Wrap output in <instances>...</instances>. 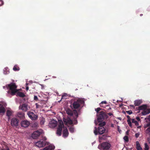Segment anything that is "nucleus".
I'll use <instances>...</instances> for the list:
<instances>
[{
    "label": "nucleus",
    "instance_id": "nucleus-50",
    "mask_svg": "<svg viewBox=\"0 0 150 150\" xmlns=\"http://www.w3.org/2000/svg\"><path fill=\"white\" fill-rule=\"evenodd\" d=\"M137 150H142V148L141 146L138 148H137Z\"/></svg>",
    "mask_w": 150,
    "mask_h": 150
},
{
    "label": "nucleus",
    "instance_id": "nucleus-59",
    "mask_svg": "<svg viewBox=\"0 0 150 150\" xmlns=\"http://www.w3.org/2000/svg\"><path fill=\"white\" fill-rule=\"evenodd\" d=\"M111 127H114V125L112 124L111 125Z\"/></svg>",
    "mask_w": 150,
    "mask_h": 150
},
{
    "label": "nucleus",
    "instance_id": "nucleus-6",
    "mask_svg": "<svg viewBox=\"0 0 150 150\" xmlns=\"http://www.w3.org/2000/svg\"><path fill=\"white\" fill-rule=\"evenodd\" d=\"M19 123V120L16 117H13L11 120V125L13 127H17Z\"/></svg>",
    "mask_w": 150,
    "mask_h": 150
},
{
    "label": "nucleus",
    "instance_id": "nucleus-47",
    "mask_svg": "<svg viewBox=\"0 0 150 150\" xmlns=\"http://www.w3.org/2000/svg\"><path fill=\"white\" fill-rule=\"evenodd\" d=\"M42 141H45L47 140V138L45 137H43L42 139Z\"/></svg>",
    "mask_w": 150,
    "mask_h": 150
},
{
    "label": "nucleus",
    "instance_id": "nucleus-20",
    "mask_svg": "<svg viewBox=\"0 0 150 150\" xmlns=\"http://www.w3.org/2000/svg\"><path fill=\"white\" fill-rule=\"evenodd\" d=\"M16 93L17 96H19L20 97L23 98L25 96V95L24 93L22 92H19L18 90Z\"/></svg>",
    "mask_w": 150,
    "mask_h": 150
},
{
    "label": "nucleus",
    "instance_id": "nucleus-9",
    "mask_svg": "<svg viewBox=\"0 0 150 150\" xmlns=\"http://www.w3.org/2000/svg\"><path fill=\"white\" fill-rule=\"evenodd\" d=\"M46 142L43 141L42 139L40 140L35 143L36 145L39 147H43L46 145Z\"/></svg>",
    "mask_w": 150,
    "mask_h": 150
},
{
    "label": "nucleus",
    "instance_id": "nucleus-29",
    "mask_svg": "<svg viewBox=\"0 0 150 150\" xmlns=\"http://www.w3.org/2000/svg\"><path fill=\"white\" fill-rule=\"evenodd\" d=\"M13 69L14 71H19L20 69V68L17 65H15L14 66Z\"/></svg>",
    "mask_w": 150,
    "mask_h": 150
},
{
    "label": "nucleus",
    "instance_id": "nucleus-31",
    "mask_svg": "<svg viewBox=\"0 0 150 150\" xmlns=\"http://www.w3.org/2000/svg\"><path fill=\"white\" fill-rule=\"evenodd\" d=\"M123 139L125 140V142H127L129 141V138L127 136H125L124 138Z\"/></svg>",
    "mask_w": 150,
    "mask_h": 150
},
{
    "label": "nucleus",
    "instance_id": "nucleus-49",
    "mask_svg": "<svg viewBox=\"0 0 150 150\" xmlns=\"http://www.w3.org/2000/svg\"><path fill=\"white\" fill-rule=\"evenodd\" d=\"M136 119L139 121H140V119L139 117H136Z\"/></svg>",
    "mask_w": 150,
    "mask_h": 150
},
{
    "label": "nucleus",
    "instance_id": "nucleus-64",
    "mask_svg": "<svg viewBox=\"0 0 150 150\" xmlns=\"http://www.w3.org/2000/svg\"><path fill=\"white\" fill-rule=\"evenodd\" d=\"M6 87H5V86H3V88H5Z\"/></svg>",
    "mask_w": 150,
    "mask_h": 150
},
{
    "label": "nucleus",
    "instance_id": "nucleus-14",
    "mask_svg": "<svg viewBox=\"0 0 150 150\" xmlns=\"http://www.w3.org/2000/svg\"><path fill=\"white\" fill-rule=\"evenodd\" d=\"M21 127H27L30 125V122L28 120H24L21 121Z\"/></svg>",
    "mask_w": 150,
    "mask_h": 150
},
{
    "label": "nucleus",
    "instance_id": "nucleus-61",
    "mask_svg": "<svg viewBox=\"0 0 150 150\" xmlns=\"http://www.w3.org/2000/svg\"><path fill=\"white\" fill-rule=\"evenodd\" d=\"M4 73L5 74H6L8 73L7 72H6V73H5V72H4Z\"/></svg>",
    "mask_w": 150,
    "mask_h": 150
},
{
    "label": "nucleus",
    "instance_id": "nucleus-28",
    "mask_svg": "<svg viewBox=\"0 0 150 150\" xmlns=\"http://www.w3.org/2000/svg\"><path fill=\"white\" fill-rule=\"evenodd\" d=\"M6 115L8 116V119H9L10 118V116L12 114V112L11 111L9 110H8L7 111L6 113Z\"/></svg>",
    "mask_w": 150,
    "mask_h": 150
},
{
    "label": "nucleus",
    "instance_id": "nucleus-11",
    "mask_svg": "<svg viewBox=\"0 0 150 150\" xmlns=\"http://www.w3.org/2000/svg\"><path fill=\"white\" fill-rule=\"evenodd\" d=\"M28 105L26 103H23L19 107V109L22 110L24 112H26L28 110Z\"/></svg>",
    "mask_w": 150,
    "mask_h": 150
},
{
    "label": "nucleus",
    "instance_id": "nucleus-42",
    "mask_svg": "<svg viewBox=\"0 0 150 150\" xmlns=\"http://www.w3.org/2000/svg\"><path fill=\"white\" fill-rule=\"evenodd\" d=\"M127 122L128 125H129V124H131V123H132L131 121V120L130 119L127 120Z\"/></svg>",
    "mask_w": 150,
    "mask_h": 150
},
{
    "label": "nucleus",
    "instance_id": "nucleus-18",
    "mask_svg": "<svg viewBox=\"0 0 150 150\" xmlns=\"http://www.w3.org/2000/svg\"><path fill=\"white\" fill-rule=\"evenodd\" d=\"M150 113V108L147 109L146 108L144 110L141 112L143 115H145Z\"/></svg>",
    "mask_w": 150,
    "mask_h": 150
},
{
    "label": "nucleus",
    "instance_id": "nucleus-44",
    "mask_svg": "<svg viewBox=\"0 0 150 150\" xmlns=\"http://www.w3.org/2000/svg\"><path fill=\"white\" fill-rule=\"evenodd\" d=\"M145 119L148 120L149 121H150V115L148 116Z\"/></svg>",
    "mask_w": 150,
    "mask_h": 150
},
{
    "label": "nucleus",
    "instance_id": "nucleus-27",
    "mask_svg": "<svg viewBox=\"0 0 150 150\" xmlns=\"http://www.w3.org/2000/svg\"><path fill=\"white\" fill-rule=\"evenodd\" d=\"M107 103L106 101H102L100 104L99 105L101 107H104V106L105 105H106L107 104Z\"/></svg>",
    "mask_w": 150,
    "mask_h": 150
},
{
    "label": "nucleus",
    "instance_id": "nucleus-41",
    "mask_svg": "<svg viewBox=\"0 0 150 150\" xmlns=\"http://www.w3.org/2000/svg\"><path fill=\"white\" fill-rule=\"evenodd\" d=\"M34 100L36 101L38 100V98L37 96H34Z\"/></svg>",
    "mask_w": 150,
    "mask_h": 150
},
{
    "label": "nucleus",
    "instance_id": "nucleus-8",
    "mask_svg": "<svg viewBox=\"0 0 150 150\" xmlns=\"http://www.w3.org/2000/svg\"><path fill=\"white\" fill-rule=\"evenodd\" d=\"M27 115L32 120H35L38 118V116L35 115L33 112L28 111Z\"/></svg>",
    "mask_w": 150,
    "mask_h": 150
},
{
    "label": "nucleus",
    "instance_id": "nucleus-51",
    "mask_svg": "<svg viewBox=\"0 0 150 150\" xmlns=\"http://www.w3.org/2000/svg\"><path fill=\"white\" fill-rule=\"evenodd\" d=\"M44 122H45V121L44 120H41L40 122V123L41 124L43 125L44 124Z\"/></svg>",
    "mask_w": 150,
    "mask_h": 150
},
{
    "label": "nucleus",
    "instance_id": "nucleus-33",
    "mask_svg": "<svg viewBox=\"0 0 150 150\" xmlns=\"http://www.w3.org/2000/svg\"><path fill=\"white\" fill-rule=\"evenodd\" d=\"M74 114L76 118H77L78 117V114L77 111L76 110H74Z\"/></svg>",
    "mask_w": 150,
    "mask_h": 150
},
{
    "label": "nucleus",
    "instance_id": "nucleus-4",
    "mask_svg": "<svg viewBox=\"0 0 150 150\" xmlns=\"http://www.w3.org/2000/svg\"><path fill=\"white\" fill-rule=\"evenodd\" d=\"M95 130H94V133L96 135L98 134V132L100 135H101L104 133L105 132V129L104 127L103 126H99L98 128V131L97 130V128L96 127H95Z\"/></svg>",
    "mask_w": 150,
    "mask_h": 150
},
{
    "label": "nucleus",
    "instance_id": "nucleus-19",
    "mask_svg": "<svg viewBox=\"0 0 150 150\" xmlns=\"http://www.w3.org/2000/svg\"><path fill=\"white\" fill-rule=\"evenodd\" d=\"M68 132L66 127L64 128L63 131V136L64 137H66L68 135Z\"/></svg>",
    "mask_w": 150,
    "mask_h": 150
},
{
    "label": "nucleus",
    "instance_id": "nucleus-26",
    "mask_svg": "<svg viewBox=\"0 0 150 150\" xmlns=\"http://www.w3.org/2000/svg\"><path fill=\"white\" fill-rule=\"evenodd\" d=\"M5 109L4 107L2 105H0V113H4L5 112Z\"/></svg>",
    "mask_w": 150,
    "mask_h": 150
},
{
    "label": "nucleus",
    "instance_id": "nucleus-46",
    "mask_svg": "<svg viewBox=\"0 0 150 150\" xmlns=\"http://www.w3.org/2000/svg\"><path fill=\"white\" fill-rule=\"evenodd\" d=\"M106 114H107L108 115H109V116H111V115H112V114L111 112H109L108 113H107Z\"/></svg>",
    "mask_w": 150,
    "mask_h": 150
},
{
    "label": "nucleus",
    "instance_id": "nucleus-55",
    "mask_svg": "<svg viewBox=\"0 0 150 150\" xmlns=\"http://www.w3.org/2000/svg\"><path fill=\"white\" fill-rule=\"evenodd\" d=\"M130 106L133 108H135L134 106L133 105H130Z\"/></svg>",
    "mask_w": 150,
    "mask_h": 150
},
{
    "label": "nucleus",
    "instance_id": "nucleus-24",
    "mask_svg": "<svg viewBox=\"0 0 150 150\" xmlns=\"http://www.w3.org/2000/svg\"><path fill=\"white\" fill-rule=\"evenodd\" d=\"M142 101L140 100H137L134 101V104L135 106L139 105L142 103Z\"/></svg>",
    "mask_w": 150,
    "mask_h": 150
},
{
    "label": "nucleus",
    "instance_id": "nucleus-30",
    "mask_svg": "<svg viewBox=\"0 0 150 150\" xmlns=\"http://www.w3.org/2000/svg\"><path fill=\"white\" fill-rule=\"evenodd\" d=\"M106 138V136L105 135H103L101 137H99V140H101L104 139H105Z\"/></svg>",
    "mask_w": 150,
    "mask_h": 150
},
{
    "label": "nucleus",
    "instance_id": "nucleus-40",
    "mask_svg": "<svg viewBox=\"0 0 150 150\" xmlns=\"http://www.w3.org/2000/svg\"><path fill=\"white\" fill-rule=\"evenodd\" d=\"M139 133H137L135 134V137L136 138H137L139 136Z\"/></svg>",
    "mask_w": 150,
    "mask_h": 150
},
{
    "label": "nucleus",
    "instance_id": "nucleus-25",
    "mask_svg": "<svg viewBox=\"0 0 150 150\" xmlns=\"http://www.w3.org/2000/svg\"><path fill=\"white\" fill-rule=\"evenodd\" d=\"M67 113L69 115L72 116L73 114V111L69 109H67L66 110Z\"/></svg>",
    "mask_w": 150,
    "mask_h": 150
},
{
    "label": "nucleus",
    "instance_id": "nucleus-21",
    "mask_svg": "<svg viewBox=\"0 0 150 150\" xmlns=\"http://www.w3.org/2000/svg\"><path fill=\"white\" fill-rule=\"evenodd\" d=\"M132 122V123H134L135 125L137 127L138 129L141 128L140 126H139V124L137 121L135 120L134 119H131Z\"/></svg>",
    "mask_w": 150,
    "mask_h": 150
},
{
    "label": "nucleus",
    "instance_id": "nucleus-3",
    "mask_svg": "<svg viewBox=\"0 0 150 150\" xmlns=\"http://www.w3.org/2000/svg\"><path fill=\"white\" fill-rule=\"evenodd\" d=\"M97 116V120L98 122H101L104 119H106L108 117L106 112L103 111L99 112Z\"/></svg>",
    "mask_w": 150,
    "mask_h": 150
},
{
    "label": "nucleus",
    "instance_id": "nucleus-15",
    "mask_svg": "<svg viewBox=\"0 0 150 150\" xmlns=\"http://www.w3.org/2000/svg\"><path fill=\"white\" fill-rule=\"evenodd\" d=\"M63 120L66 125L67 124L71 125L73 124L72 120L69 117H68L67 118H63Z\"/></svg>",
    "mask_w": 150,
    "mask_h": 150
},
{
    "label": "nucleus",
    "instance_id": "nucleus-57",
    "mask_svg": "<svg viewBox=\"0 0 150 150\" xmlns=\"http://www.w3.org/2000/svg\"><path fill=\"white\" fill-rule=\"evenodd\" d=\"M29 87L28 86H26V89L27 91H28V90Z\"/></svg>",
    "mask_w": 150,
    "mask_h": 150
},
{
    "label": "nucleus",
    "instance_id": "nucleus-35",
    "mask_svg": "<svg viewBox=\"0 0 150 150\" xmlns=\"http://www.w3.org/2000/svg\"><path fill=\"white\" fill-rule=\"evenodd\" d=\"M101 110V108H98L95 109V110L96 111V112L98 113V114L99 113V111H100Z\"/></svg>",
    "mask_w": 150,
    "mask_h": 150
},
{
    "label": "nucleus",
    "instance_id": "nucleus-23",
    "mask_svg": "<svg viewBox=\"0 0 150 150\" xmlns=\"http://www.w3.org/2000/svg\"><path fill=\"white\" fill-rule=\"evenodd\" d=\"M54 146L49 145L45 148L43 150H52L54 149Z\"/></svg>",
    "mask_w": 150,
    "mask_h": 150
},
{
    "label": "nucleus",
    "instance_id": "nucleus-37",
    "mask_svg": "<svg viewBox=\"0 0 150 150\" xmlns=\"http://www.w3.org/2000/svg\"><path fill=\"white\" fill-rule=\"evenodd\" d=\"M74 128L73 127H70L69 128V131L72 133L74 132Z\"/></svg>",
    "mask_w": 150,
    "mask_h": 150
},
{
    "label": "nucleus",
    "instance_id": "nucleus-53",
    "mask_svg": "<svg viewBox=\"0 0 150 150\" xmlns=\"http://www.w3.org/2000/svg\"><path fill=\"white\" fill-rule=\"evenodd\" d=\"M35 105L36 106V107L37 108H39V105L38 104V103H36L35 104Z\"/></svg>",
    "mask_w": 150,
    "mask_h": 150
},
{
    "label": "nucleus",
    "instance_id": "nucleus-5",
    "mask_svg": "<svg viewBox=\"0 0 150 150\" xmlns=\"http://www.w3.org/2000/svg\"><path fill=\"white\" fill-rule=\"evenodd\" d=\"M110 144L107 142H103L100 145H99L98 148L100 149H108L110 147Z\"/></svg>",
    "mask_w": 150,
    "mask_h": 150
},
{
    "label": "nucleus",
    "instance_id": "nucleus-34",
    "mask_svg": "<svg viewBox=\"0 0 150 150\" xmlns=\"http://www.w3.org/2000/svg\"><path fill=\"white\" fill-rule=\"evenodd\" d=\"M105 125V122H101L100 123L99 125L100 126H103V127Z\"/></svg>",
    "mask_w": 150,
    "mask_h": 150
},
{
    "label": "nucleus",
    "instance_id": "nucleus-48",
    "mask_svg": "<svg viewBox=\"0 0 150 150\" xmlns=\"http://www.w3.org/2000/svg\"><path fill=\"white\" fill-rule=\"evenodd\" d=\"M38 126V124L37 123H35L33 124V126L37 127V126Z\"/></svg>",
    "mask_w": 150,
    "mask_h": 150
},
{
    "label": "nucleus",
    "instance_id": "nucleus-32",
    "mask_svg": "<svg viewBox=\"0 0 150 150\" xmlns=\"http://www.w3.org/2000/svg\"><path fill=\"white\" fill-rule=\"evenodd\" d=\"M144 150H149V146L146 143L144 144Z\"/></svg>",
    "mask_w": 150,
    "mask_h": 150
},
{
    "label": "nucleus",
    "instance_id": "nucleus-16",
    "mask_svg": "<svg viewBox=\"0 0 150 150\" xmlns=\"http://www.w3.org/2000/svg\"><path fill=\"white\" fill-rule=\"evenodd\" d=\"M57 122L54 120L51 121L49 123V126L52 128H55L57 125Z\"/></svg>",
    "mask_w": 150,
    "mask_h": 150
},
{
    "label": "nucleus",
    "instance_id": "nucleus-52",
    "mask_svg": "<svg viewBox=\"0 0 150 150\" xmlns=\"http://www.w3.org/2000/svg\"><path fill=\"white\" fill-rule=\"evenodd\" d=\"M147 140L149 143L150 144V136L147 138Z\"/></svg>",
    "mask_w": 150,
    "mask_h": 150
},
{
    "label": "nucleus",
    "instance_id": "nucleus-39",
    "mask_svg": "<svg viewBox=\"0 0 150 150\" xmlns=\"http://www.w3.org/2000/svg\"><path fill=\"white\" fill-rule=\"evenodd\" d=\"M126 112L129 115H131L132 113V111L131 110L126 111Z\"/></svg>",
    "mask_w": 150,
    "mask_h": 150
},
{
    "label": "nucleus",
    "instance_id": "nucleus-2",
    "mask_svg": "<svg viewBox=\"0 0 150 150\" xmlns=\"http://www.w3.org/2000/svg\"><path fill=\"white\" fill-rule=\"evenodd\" d=\"M84 103V101L83 100L79 98L73 102L72 104V107L75 109H79L82 105V107H83Z\"/></svg>",
    "mask_w": 150,
    "mask_h": 150
},
{
    "label": "nucleus",
    "instance_id": "nucleus-13",
    "mask_svg": "<svg viewBox=\"0 0 150 150\" xmlns=\"http://www.w3.org/2000/svg\"><path fill=\"white\" fill-rule=\"evenodd\" d=\"M58 122V127L57 130L62 132V128H64V124L62 120H59Z\"/></svg>",
    "mask_w": 150,
    "mask_h": 150
},
{
    "label": "nucleus",
    "instance_id": "nucleus-43",
    "mask_svg": "<svg viewBox=\"0 0 150 150\" xmlns=\"http://www.w3.org/2000/svg\"><path fill=\"white\" fill-rule=\"evenodd\" d=\"M127 122L128 125H129V124H131V123H132L131 121V120L130 119L127 120Z\"/></svg>",
    "mask_w": 150,
    "mask_h": 150
},
{
    "label": "nucleus",
    "instance_id": "nucleus-38",
    "mask_svg": "<svg viewBox=\"0 0 150 150\" xmlns=\"http://www.w3.org/2000/svg\"><path fill=\"white\" fill-rule=\"evenodd\" d=\"M61 132L57 130V134L59 136H61Z\"/></svg>",
    "mask_w": 150,
    "mask_h": 150
},
{
    "label": "nucleus",
    "instance_id": "nucleus-54",
    "mask_svg": "<svg viewBox=\"0 0 150 150\" xmlns=\"http://www.w3.org/2000/svg\"><path fill=\"white\" fill-rule=\"evenodd\" d=\"M127 118H128V120L130 119L131 120L130 117L129 115H127Z\"/></svg>",
    "mask_w": 150,
    "mask_h": 150
},
{
    "label": "nucleus",
    "instance_id": "nucleus-17",
    "mask_svg": "<svg viewBox=\"0 0 150 150\" xmlns=\"http://www.w3.org/2000/svg\"><path fill=\"white\" fill-rule=\"evenodd\" d=\"M16 116L20 119H23L25 118V114L23 112H17Z\"/></svg>",
    "mask_w": 150,
    "mask_h": 150
},
{
    "label": "nucleus",
    "instance_id": "nucleus-56",
    "mask_svg": "<svg viewBox=\"0 0 150 150\" xmlns=\"http://www.w3.org/2000/svg\"><path fill=\"white\" fill-rule=\"evenodd\" d=\"M106 106L107 107H109V108H108V110H111V108L109 106L107 105Z\"/></svg>",
    "mask_w": 150,
    "mask_h": 150
},
{
    "label": "nucleus",
    "instance_id": "nucleus-63",
    "mask_svg": "<svg viewBox=\"0 0 150 150\" xmlns=\"http://www.w3.org/2000/svg\"><path fill=\"white\" fill-rule=\"evenodd\" d=\"M148 11H150V9L149 8L148 9Z\"/></svg>",
    "mask_w": 150,
    "mask_h": 150
},
{
    "label": "nucleus",
    "instance_id": "nucleus-62",
    "mask_svg": "<svg viewBox=\"0 0 150 150\" xmlns=\"http://www.w3.org/2000/svg\"><path fill=\"white\" fill-rule=\"evenodd\" d=\"M143 14H140V16H143Z\"/></svg>",
    "mask_w": 150,
    "mask_h": 150
},
{
    "label": "nucleus",
    "instance_id": "nucleus-36",
    "mask_svg": "<svg viewBox=\"0 0 150 150\" xmlns=\"http://www.w3.org/2000/svg\"><path fill=\"white\" fill-rule=\"evenodd\" d=\"M136 148H138L140 147V145L138 141H137L136 142Z\"/></svg>",
    "mask_w": 150,
    "mask_h": 150
},
{
    "label": "nucleus",
    "instance_id": "nucleus-45",
    "mask_svg": "<svg viewBox=\"0 0 150 150\" xmlns=\"http://www.w3.org/2000/svg\"><path fill=\"white\" fill-rule=\"evenodd\" d=\"M4 2L1 0H0V6L2 5L3 4Z\"/></svg>",
    "mask_w": 150,
    "mask_h": 150
},
{
    "label": "nucleus",
    "instance_id": "nucleus-1",
    "mask_svg": "<svg viewBox=\"0 0 150 150\" xmlns=\"http://www.w3.org/2000/svg\"><path fill=\"white\" fill-rule=\"evenodd\" d=\"M6 87L9 89L8 93L10 94L11 96L15 95L18 91V90L17 89V86L14 83L12 82L7 85Z\"/></svg>",
    "mask_w": 150,
    "mask_h": 150
},
{
    "label": "nucleus",
    "instance_id": "nucleus-58",
    "mask_svg": "<svg viewBox=\"0 0 150 150\" xmlns=\"http://www.w3.org/2000/svg\"><path fill=\"white\" fill-rule=\"evenodd\" d=\"M129 126L130 127H131L132 126V123H131V124H129Z\"/></svg>",
    "mask_w": 150,
    "mask_h": 150
},
{
    "label": "nucleus",
    "instance_id": "nucleus-22",
    "mask_svg": "<svg viewBox=\"0 0 150 150\" xmlns=\"http://www.w3.org/2000/svg\"><path fill=\"white\" fill-rule=\"evenodd\" d=\"M147 107V105H143L139 107L138 110H143V111L144 110L146 109Z\"/></svg>",
    "mask_w": 150,
    "mask_h": 150
},
{
    "label": "nucleus",
    "instance_id": "nucleus-10",
    "mask_svg": "<svg viewBox=\"0 0 150 150\" xmlns=\"http://www.w3.org/2000/svg\"><path fill=\"white\" fill-rule=\"evenodd\" d=\"M144 128H147L145 130V133L147 135L150 137V122L146 125H145Z\"/></svg>",
    "mask_w": 150,
    "mask_h": 150
},
{
    "label": "nucleus",
    "instance_id": "nucleus-7",
    "mask_svg": "<svg viewBox=\"0 0 150 150\" xmlns=\"http://www.w3.org/2000/svg\"><path fill=\"white\" fill-rule=\"evenodd\" d=\"M42 129L35 131L32 134V137L34 139L37 138L42 133Z\"/></svg>",
    "mask_w": 150,
    "mask_h": 150
},
{
    "label": "nucleus",
    "instance_id": "nucleus-12",
    "mask_svg": "<svg viewBox=\"0 0 150 150\" xmlns=\"http://www.w3.org/2000/svg\"><path fill=\"white\" fill-rule=\"evenodd\" d=\"M58 122V127L57 130L62 132V128H64V124L62 120H59Z\"/></svg>",
    "mask_w": 150,
    "mask_h": 150
},
{
    "label": "nucleus",
    "instance_id": "nucleus-60",
    "mask_svg": "<svg viewBox=\"0 0 150 150\" xmlns=\"http://www.w3.org/2000/svg\"><path fill=\"white\" fill-rule=\"evenodd\" d=\"M1 150H9V149L8 148L7 150H5V149H1Z\"/></svg>",
    "mask_w": 150,
    "mask_h": 150
}]
</instances>
